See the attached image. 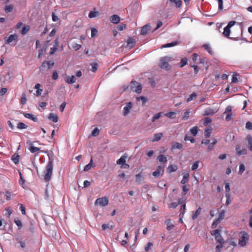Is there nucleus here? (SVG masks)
Instances as JSON below:
<instances>
[{"mask_svg": "<svg viewBox=\"0 0 252 252\" xmlns=\"http://www.w3.org/2000/svg\"><path fill=\"white\" fill-rule=\"evenodd\" d=\"M236 22L234 21H231L229 22L228 25L224 28V31L223 32V34L224 36L226 37H229V38L234 40H238L240 38L239 35L241 36H242L243 30L241 27L238 28L236 29V30L238 32L237 35H233V36L229 37L230 30V29L233 26Z\"/></svg>", "mask_w": 252, "mask_h": 252, "instance_id": "obj_1", "label": "nucleus"}, {"mask_svg": "<svg viewBox=\"0 0 252 252\" xmlns=\"http://www.w3.org/2000/svg\"><path fill=\"white\" fill-rule=\"evenodd\" d=\"M48 156L49 161L44 171V180L46 182H48L51 180L53 169V159L51 158L49 154Z\"/></svg>", "mask_w": 252, "mask_h": 252, "instance_id": "obj_2", "label": "nucleus"}, {"mask_svg": "<svg viewBox=\"0 0 252 252\" xmlns=\"http://www.w3.org/2000/svg\"><path fill=\"white\" fill-rule=\"evenodd\" d=\"M173 60L171 56H166L160 58L159 60V66L165 70H170L172 66L168 63Z\"/></svg>", "mask_w": 252, "mask_h": 252, "instance_id": "obj_3", "label": "nucleus"}, {"mask_svg": "<svg viewBox=\"0 0 252 252\" xmlns=\"http://www.w3.org/2000/svg\"><path fill=\"white\" fill-rule=\"evenodd\" d=\"M130 87L131 90L133 92L138 94L141 92L142 86L140 83L137 82L136 81H131Z\"/></svg>", "mask_w": 252, "mask_h": 252, "instance_id": "obj_4", "label": "nucleus"}, {"mask_svg": "<svg viewBox=\"0 0 252 252\" xmlns=\"http://www.w3.org/2000/svg\"><path fill=\"white\" fill-rule=\"evenodd\" d=\"M249 240V235L245 232L242 233V235L239 240V245L241 247L245 246Z\"/></svg>", "mask_w": 252, "mask_h": 252, "instance_id": "obj_5", "label": "nucleus"}, {"mask_svg": "<svg viewBox=\"0 0 252 252\" xmlns=\"http://www.w3.org/2000/svg\"><path fill=\"white\" fill-rule=\"evenodd\" d=\"M109 200L107 197H103L97 198L95 201V205H99L100 206H106L108 204Z\"/></svg>", "mask_w": 252, "mask_h": 252, "instance_id": "obj_6", "label": "nucleus"}, {"mask_svg": "<svg viewBox=\"0 0 252 252\" xmlns=\"http://www.w3.org/2000/svg\"><path fill=\"white\" fill-rule=\"evenodd\" d=\"M211 234L215 236V239L216 240L217 242L220 244L223 243L224 239L220 235V231L218 229H216L215 230L212 231V232H211Z\"/></svg>", "mask_w": 252, "mask_h": 252, "instance_id": "obj_7", "label": "nucleus"}, {"mask_svg": "<svg viewBox=\"0 0 252 252\" xmlns=\"http://www.w3.org/2000/svg\"><path fill=\"white\" fill-rule=\"evenodd\" d=\"M18 35L17 34L14 33L11 34L9 37H5L4 39L6 44H9L13 41L17 42L18 41Z\"/></svg>", "mask_w": 252, "mask_h": 252, "instance_id": "obj_8", "label": "nucleus"}, {"mask_svg": "<svg viewBox=\"0 0 252 252\" xmlns=\"http://www.w3.org/2000/svg\"><path fill=\"white\" fill-rule=\"evenodd\" d=\"M133 103L129 102L126 103V106L123 108V114L124 116H126L130 112V109L132 108Z\"/></svg>", "mask_w": 252, "mask_h": 252, "instance_id": "obj_9", "label": "nucleus"}, {"mask_svg": "<svg viewBox=\"0 0 252 252\" xmlns=\"http://www.w3.org/2000/svg\"><path fill=\"white\" fill-rule=\"evenodd\" d=\"M54 62L53 61H44L41 65V68L42 69H44L47 67L48 69H49L54 65Z\"/></svg>", "mask_w": 252, "mask_h": 252, "instance_id": "obj_10", "label": "nucleus"}, {"mask_svg": "<svg viewBox=\"0 0 252 252\" xmlns=\"http://www.w3.org/2000/svg\"><path fill=\"white\" fill-rule=\"evenodd\" d=\"M163 171L164 166H158L157 169L152 173V175L155 177H158L160 175L161 172H163Z\"/></svg>", "mask_w": 252, "mask_h": 252, "instance_id": "obj_11", "label": "nucleus"}, {"mask_svg": "<svg viewBox=\"0 0 252 252\" xmlns=\"http://www.w3.org/2000/svg\"><path fill=\"white\" fill-rule=\"evenodd\" d=\"M151 27L149 24L144 26L141 30L140 34L142 35H146L148 32L151 30Z\"/></svg>", "mask_w": 252, "mask_h": 252, "instance_id": "obj_12", "label": "nucleus"}, {"mask_svg": "<svg viewBox=\"0 0 252 252\" xmlns=\"http://www.w3.org/2000/svg\"><path fill=\"white\" fill-rule=\"evenodd\" d=\"M240 145H237L236 146V151L237 154L238 156H241L242 155H246L247 153V150L246 149H243L242 150H240Z\"/></svg>", "mask_w": 252, "mask_h": 252, "instance_id": "obj_13", "label": "nucleus"}, {"mask_svg": "<svg viewBox=\"0 0 252 252\" xmlns=\"http://www.w3.org/2000/svg\"><path fill=\"white\" fill-rule=\"evenodd\" d=\"M110 20L113 24H118L120 21V17L118 15H113L110 18Z\"/></svg>", "mask_w": 252, "mask_h": 252, "instance_id": "obj_14", "label": "nucleus"}, {"mask_svg": "<svg viewBox=\"0 0 252 252\" xmlns=\"http://www.w3.org/2000/svg\"><path fill=\"white\" fill-rule=\"evenodd\" d=\"M165 225L166 226L167 230L170 231L172 230L174 227V225L171 223V220L170 219L167 220L164 222Z\"/></svg>", "mask_w": 252, "mask_h": 252, "instance_id": "obj_15", "label": "nucleus"}, {"mask_svg": "<svg viewBox=\"0 0 252 252\" xmlns=\"http://www.w3.org/2000/svg\"><path fill=\"white\" fill-rule=\"evenodd\" d=\"M217 112V110L216 109H214L211 108H208L205 109L204 115L205 116L213 115Z\"/></svg>", "mask_w": 252, "mask_h": 252, "instance_id": "obj_16", "label": "nucleus"}, {"mask_svg": "<svg viewBox=\"0 0 252 252\" xmlns=\"http://www.w3.org/2000/svg\"><path fill=\"white\" fill-rule=\"evenodd\" d=\"M76 81V78L75 76L72 75L71 76H68L66 77L65 82L68 84H73Z\"/></svg>", "mask_w": 252, "mask_h": 252, "instance_id": "obj_17", "label": "nucleus"}, {"mask_svg": "<svg viewBox=\"0 0 252 252\" xmlns=\"http://www.w3.org/2000/svg\"><path fill=\"white\" fill-rule=\"evenodd\" d=\"M24 116L28 119L32 120L33 122H37V118L35 117L33 115L30 113H26L25 112L22 113Z\"/></svg>", "mask_w": 252, "mask_h": 252, "instance_id": "obj_18", "label": "nucleus"}, {"mask_svg": "<svg viewBox=\"0 0 252 252\" xmlns=\"http://www.w3.org/2000/svg\"><path fill=\"white\" fill-rule=\"evenodd\" d=\"M48 119L52 120L54 123L57 122L59 120L57 115L53 113H51L49 114Z\"/></svg>", "mask_w": 252, "mask_h": 252, "instance_id": "obj_19", "label": "nucleus"}, {"mask_svg": "<svg viewBox=\"0 0 252 252\" xmlns=\"http://www.w3.org/2000/svg\"><path fill=\"white\" fill-rule=\"evenodd\" d=\"M183 145L182 144L179 142H173L172 144L171 148L173 150L179 149L180 150L183 148Z\"/></svg>", "mask_w": 252, "mask_h": 252, "instance_id": "obj_20", "label": "nucleus"}, {"mask_svg": "<svg viewBox=\"0 0 252 252\" xmlns=\"http://www.w3.org/2000/svg\"><path fill=\"white\" fill-rule=\"evenodd\" d=\"M246 140L248 142V147L252 151V136L251 135H248L246 137Z\"/></svg>", "mask_w": 252, "mask_h": 252, "instance_id": "obj_21", "label": "nucleus"}, {"mask_svg": "<svg viewBox=\"0 0 252 252\" xmlns=\"http://www.w3.org/2000/svg\"><path fill=\"white\" fill-rule=\"evenodd\" d=\"M178 44V41H173L169 43L165 44L162 45L161 46V48H168V47H173L174 46L177 45Z\"/></svg>", "mask_w": 252, "mask_h": 252, "instance_id": "obj_22", "label": "nucleus"}, {"mask_svg": "<svg viewBox=\"0 0 252 252\" xmlns=\"http://www.w3.org/2000/svg\"><path fill=\"white\" fill-rule=\"evenodd\" d=\"M178 169V167L175 164H172L168 166L167 168V171L170 173L176 171Z\"/></svg>", "mask_w": 252, "mask_h": 252, "instance_id": "obj_23", "label": "nucleus"}, {"mask_svg": "<svg viewBox=\"0 0 252 252\" xmlns=\"http://www.w3.org/2000/svg\"><path fill=\"white\" fill-rule=\"evenodd\" d=\"M162 136V133H157L154 134L153 138L152 139L153 142H157L160 140Z\"/></svg>", "mask_w": 252, "mask_h": 252, "instance_id": "obj_24", "label": "nucleus"}, {"mask_svg": "<svg viewBox=\"0 0 252 252\" xmlns=\"http://www.w3.org/2000/svg\"><path fill=\"white\" fill-rule=\"evenodd\" d=\"M135 44V41L132 37H129L127 40V46L130 48H132Z\"/></svg>", "mask_w": 252, "mask_h": 252, "instance_id": "obj_25", "label": "nucleus"}, {"mask_svg": "<svg viewBox=\"0 0 252 252\" xmlns=\"http://www.w3.org/2000/svg\"><path fill=\"white\" fill-rule=\"evenodd\" d=\"M171 3L175 5V6L179 8L181 6L182 1L181 0H169Z\"/></svg>", "mask_w": 252, "mask_h": 252, "instance_id": "obj_26", "label": "nucleus"}, {"mask_svg": "<svg viewBox=\"0 0 252 252\" xmlns=\"http://www.w3.org/2000/svg\"><path fill=\"white\" fill-rule=\"evenodd\" d=\"M93 157H92L89 163L85 165V166L84 167V171H89L91 168L92 167H93Z\"/></svg>", "mask_w": 252, "mask_h": 252, "instance_id": "obj_27", "label": "nucleus"}, {"mask_svg": "<svg viewBox=\"0 0 252 252\" xmlns=\"http://www.w3.org/2000/svg\"><path fill=\"white\" fill-rule=\"evenodd\" d=\"M127 156L125 155L122 156L117 161V164H124L126 162V158Z\"/></svg>", "mask_w": 252, "mask_h": 252, "instance_id": "obj_28", "label": "nucleus"}, {"mask_svg": "<svg viewBox=\"0 0 252 252\" xmlns=\"http://www.w3.org/2000/svg\"><path fill=\"white\" fill-rule=\"evenodd\" d=\"M136 181L138 184H141L144 180L143 175L141 174H137L135 175Z\"/></svg>", "mask_w": 252, "mask_h": 252, "instance_id": "obj_29", "label": "nucleus"}, {"mask_svg": "<svg viewBox=\"0 0 252 252\" xmlns=\"http://www.w3.org/2000/svg\"><path fill=\"white\" fill-rule=\"evenodd\" d=\"M201 211V207H199L197 210L193 214L192 216V219L193 220H195L200 214Z\"/></svg>", "mask_w": 252, "mask_h": 252, "instance_id": "obj_30", "label": "nucleus"}, {"mask_svg": "<svg viewBox=\"0 0 252 252\" xmlns=\"http://www.w3.org/2000/svg\"><path fill=\"white\" fill-rule=\"evenodd\" d=\"M189 173H185L183 176V178L182 180H181V183L182 184H186L187 182H188L189 179Z\"/></svg>", "mask_w": 252, "mask_h": 252, "instance_id": "obj_31", "label": "nucleus"}, {"mask_svg": "<svg viewBox=\"0 0 252 252\" xmlns=\"http://www.w3.org/2000/svg\"><path fill=\"white\" fill-rule=\"evenodd\" d=\"M20 156L18 155L14 154L12 156L11 159L13 161V162L17 164L19 162Z\"/></svg>", "mask_w": 252, "mask_h": 252, "instance_id": "obj_32", "label": "nucleus"}, {"mask_svg": "<svg viewBox=\"0 0 252 252\" xmlns=\"http://www.w3.org/2000/svg\"><path fill=\"white\" fill-rule=\"evenodd\" d=\"M158 159L162 163H165L167 161V158L163 155H160L158 157Z\"/></svg>", "mask_w": 252, "mask_h": 252, "instance_id": "obj_33", "label": "nucleus"}, {"mask_svg": "<svg viewBox=\"0 0 252 252\" xmlns=\"http://www.w3.org/2000/svg\"><path fill=\"white\" fill-rule=\"evenodd\" d=\"M99 15L98 11H91L89 13V17L90 18H93L97 17Z\"/></svg>", "mask_w": 252, "mask_h": 252, "instance_id": "obj_34", "label": "nucleus"}, {"mask_svg": "<svg viewBox=\"0 0 252 252\" xmlns=\"http://www.w3.org/2000/svg\"><path fill=\"white\" fill-rule=\"evenodd\" d=\"M197 95L196 93H192L187 99V102H189L191 100H194L196 98Z\"/></svg>", "mask_w": 252, "mask_h": 252, "instance_id": "obj_35", "label": "nucleus"}, {"mask_svg": "<svg viewBox=\"0 0 252 252\" xmlns=\"http://www.w3.org/2000/svg\"><path fill=\"white\" fill-rule=\"evenodd\" d=\"M217 143V139L213 138L212 139V142L210 144V145L208 146V149L209 151H211L213 148V147L215 145H216Z\"/></svg>", "mask_w": 252, "mask_h": 252, "instance_id": "obj_36", "label": "nucleus"}, {"mask_svg": "<svg viewBox=\"0 0 252 252\" xmlns=\"http://www.w3.org/2000/svg\"><path fill=\"white\" fill-rule=\"evenodd\" d=\"M225 216V211L224 210H221L219 212V217L218 218L220 220H222Z\"/></svg>", "mask_w": 252, "mask_h": 252, "instance_id": "obj_37", "label": "nucleus"}, {"mask_svg": "<svg viewBox=\"0 0 252 252\" xmlns=\"http://www.w3.org/2000/svg\"><path fill=\"white\" fill-rule=\"evenodd\" d=\"M13 9V5L12 4L7 5L5 6L4 10L6 13L11 12Z\"/></svg>", "mask_w": 252, "mask_h": 252, "instance_id": "obj_38", "label": "nucleus"}, {"mask_svg": "<svg viewBox=\"0 0 252 252\" xmlns=\"http://www.w3.org/2000/svg\"><path fill=\"white\" fill-rule=\"evenodd\" d=\"M184 140L185 141H190L191 143H194L195 142V139L189 136L188 135H186L184 137Z\"/></svg>", "mask_w": 252, "mask_h": 252, "instance_id": "obj_39", "label": "nucleus"}, {"mask_svg": "<svg viewBox=\"0 0 252 252\" xmlns=\"http://www.w3.org/2000/svg\"><path fill=\"white\" fill-rule=\"evenodd\" d=\"M190 131L193 136H196L198 132L197 127L196 126H193L190 129Z\"/></svg>", "mask_w": 252, "mask_h": 252, "instance_id": "obj_40", "label": "nucleus"}, {"mask_svg": "<svg viewBox=\"0 0 252 252\" xmlns=\"http://www.w3.org/2000/svg\"><path fill=\"white\" fill-rule=\"evenodd\" d=\"M30 30V27L29 26H25L21 31L22 34H25Z\"/></svg>", "mask_w": 252, "mask_h": 252, "instance_id": "obj_41", "label": "nucleus"}, {"mask_svg": "<svg viewBox=\"0 0 252 252\" xmlns=\"http://www.w3.org/2000/svg\"><path fill=\"white\" fill-rule=\"evenodd\" d=\"M211 130H212V129H210V128H207L205 130L204 136H205V138H207L210 137V136L211 135Z\"/></svg>", "mask_w": 252, "mask_h": 252, "instance_id": "obj_42", "label": "nucleus"}, {"mask_svg": "<svg viewBox=\"0 0 252 252\" xmlns=\"http://www.w3.org/2000/svg\"><path fill=\"white\" fill-rule=\"evenodd\" d=\"M28 126L22 122H20L17 125V128L19 129H26Z\"/></svg>", "mask_w": 252, "mask_h": 252, "instance_id": "obj_43", "label": "nucleus"}, {"mask_svg": "<svg viewBox=\"0 0 252 252\" xmlns=\"http://www.w3.org/2000/svg\"><path fill=\"white\" fill-rule=\"evenodd\" d=\"M29 149L30 151L32 153H35L40 150V149L38 148V147H33L32 146H30L29 147Z\"/></svg>", "mask_w": 252, "mask_h": 252, "instance_id": "obj_44", "label": "nucleus"}, {"mask_svg": "<svg viewBox=\"0 0 252 252\" xmlns=\"http://www.w3.org/2000/svg\"><path fill=\"white\" fill-rule=\"evenodd\" d=\"M91 65L92 66V69H91V70L93 72H95L98 67V64L97 63H92Z\"/></svg>", "mask_w": 252, "mask_h": 252, "instance_id": "obj_45", "label": "nucleus"}, {"mask_svg": "<svg viewBox=\"0 0 252 252\" xmlns=\"http://www.w3.org/2000/svg\"><path fill=\"white\" fill-rule=\"evenodd\" d=\"M202 47L206 50H207L209 53V54H212V50H211V47L210 46V45L209 44H204Z\"/></svg>", "mask_w": 252, "mask_h": 252, "instance_id": "obj_46", "label": "nucleus"}, {"mask_svg": "<svg viewBox=\"0 0 252 252\" xmlns=\"http://www.w3.org/2000/svg\"><path fill=\"white\" fill-rule=\"evenodd\" d=\"M27 101L26 95L25 93L22 94V97L21 98V103L24 105Z\"/></svg>", "mask_w": 252, "mask_h": 252, "instance_id": "obj_47", "label": "nucleus"}, {"mask_svg": "<svg viewBox=\"0 0 252 252\" xmlns=\"http://www.w3.org/2000/svg\"><path fill=\"white\" fill-rule=\"evenodd\" d=\"M188 63V60L187 58H183L181 60L180 62V67H183Z\"/></svg>", "mask_w": 252, "mask_h": 252, "instance_id": "obj_48", "label": "nucleus"}, {"mask_svg": "<svg viewBox=\"0 0 252 252\" xmlns=\"http://www.w3.org/2000/svg\"><path fill=\"white\" fill-rule=\"evenodd\" d=\"M161 116V113L159 112L157 114H156L155 115H154L152 121L153 122H154L156 120L159 119Z\"/></svg>", "mask_w": 252, "mask_h": 252, "instance_id": "obj_49", "label": "nucleus"}, {"mask_svg": "<svg viewBox=\"0 0 252 252\" xmlns=\"http://www.w3.org/2000/svg\"><path fill=\"white\" fill-rule=\"evenodd\" d=\"M245 170V165L242 164H240V166H239V170L238 171V174L240 175H241L244 172Z\"/></svg>", "mask_w": 252, "mask_h": 252, "instance_id": "obj_50", "label": "nucleus"}, {"mask_svg": "<svg viewBox=\"0 0 252 252\" xmlns=\"http://www.w3.org/2000/svg\"><path fill=\"white\" fill-rule=\"evenodd\" d=\"M186 210V204H184L182 206L180 210V216H184Z\"/></svg>", "mask_w": 252, "mask_h": 252, "instance_id": "obj_51", "label": "nucleus"}, {"mask_svg": "<svg viewBox=\"0 0 252 252\" xmlns=\"http://www.w3.org/2000/svg\"><path fill=\"white\" fill-rule=\"evenodd\" d=\"M99 129L98 128L96 127L93 130L92 132V135L93 136H96L99 134Z\"/></svg>", "mask_w": 252, "mask_h": 252, "instance_id": "obj_52", "label": "nucleus"}, {"mask_svg": "<svg viewBox=\"0 0 252 252\" xmlns=\"http://www.w3.org/2000/svg\"><path fill=\"white\" fill-rule=\"evenodd\" d=\"M189 113H190L189 111H186L184 114V115L182 117V119L184 120H187L188 119V118H189Z\"/></svg>", "mask_w": 252, "mask_h": 252, "instance_id": "obj_53", "label": "nucleus"}, {"mask_svg": "<svg viewBox=\"0 0 252 252\" xmlns=\"http://www.w3.org/2000/svg\"><path fill=\"white\" fill-rule=\"evenodd\" d=\"M199 163V161H196L193 164V165H192V167H191L192 170H193V171L195 170L198 167Z\"/></svg>", "mask_w": 252, "mask_h": 252, "instance_id": "obj_54", "label": "nucleus"}, {"mask_svg": "<svg viewBox=\"0 0 252 252\" xmlns=\"http://www.w3.org/2000/svg\"><path fill=\"white\" fill-rule=\"evenodd\" d=\"M225 197L226 198V201L225 202V204L226 206H228L230 203V195L228 193H226L225 194Z\"/></svg>", "mask_w": 252, "mask_h": 252, "instance_id": "obj_55", "label": "nucleus"}, {"mask_svg": "<svg viewBox=\"0 0 252 252\" xmlns=\"http://www.w3.org/2000/svg\"><path fill=\"white\" fill-rule=\"evenodd\" d=\"M97 30L95 28H92L91 29V36L92 37L95 36L97 33Z\"/></svg>", "mask_w": 252, "mask_h": 252, "instance_id": "obj_56", "label": "nucleus"}, {"mask_svg": "<svg viewBox=\"0 0 252 252\" xmlns=\"http://www.w3.org/2000/svg\"><path fill=\"white\" fill-rule=\"evenodd\" d=\"M176 113L175 112H169V113H167L165 114V115L168 117V118H173L175 117V115Z\"/></svg>", "mask_w": 252, "mask_h": 252, "instance_id": "obj_57", "label": "nucleus"}, {"mask_svg": "<svg viewBox=\"0 0 252 252\" xmlns=\"http://www.w3.org/2000/svg\"><path fill=\"white\" fill-rule=\"evenodd\" d=\"M182 189V195H185L187 194V192L188 191L189 189L187 188V186L185 185L183 186Z\"/></svg>", "mask_w": 252, "mask_h": 252, "instance_id": "obj_58", "label": "nucleus"}, {"mask_svg": "<svg viewBox=\"0 0 252 252\" xmlns=\"http://www.w3.org/2000/svg\"><path fill=\"white\" fill-rule=\"evenodd\" d=\"M14 222L19 227V229H20L22 226V223L20 220H15Z\"/></svg>", "mask_w": 252, "mask_h": 252, "instance_id": "obj_59", "label": "nucleus"}, {"mask_svg": "<svg viewBox=\"0 0 252 252\" xmlns=\"http://www.w3.org/2000/svg\"><path fill=\"white\" fill-rule=\"evenodd\" d=\"M153 246V244L151 242H149L145 246V251L146 252L149 251L151 247Z\"/></svg>", "mask_w": 252, "mask_h": 252, "instance_id": "obj_60", "label": "nucleus"}, {"mask_svg": "<svg viewBox=\"0 0 252 252\" xmlns=\"http://www.w3.org/2000/svg\"><path fill=\"white\" fill-rule=\"evenodd\" d=\"M220 220L218 219H215V220L213 221V222L212 223V227L213 228L216 227V226L218 225V224L219 223H220Z\"/></svg>", "mask_w": 252, "mask_h": 252, "instance_id": "obj_61", "label": "nucleus"}, {"mask_svg": "<svg viewBox=\"0 0 252 252\" xmlns=\"http://www.w3.org/2000/svg\"><path fill=\"white\" fill-rule=\"evenodd\" d=\"M246 127L248 129L252 130V123L250 122H247L246 124Z\"/></svg>", "mask_w": 252, "mask_h": 252, "instance_id": "obj_62", "label": "nucleus"}, {"mask_svg": "<svg viewBox=\"0 0 252 252\" xmlns=\"http://www.w3.org/2000/svg\"><path fill=\"white\" fill-rule=\"evenodd\" d=\"M126 28V25L125 24H121L120 25H118L117 27V29L120 31L124 30Z\"/></svg>", "mask_w": 252, "mask_h": 252, "instance_id": "obj_63", "label": "nucleus"}, {"mask_svg": "<svg viewBox=\"0 0 252 252\" xmlns=\"http://www.w3.org/2000/svg\"><path fill=\"white\" fill-rule=\"evenodd\" d=\"M81 47V45L77 43H74L72 45V48L74 49L75 50H78L80 49Z\"/></svg>", "mask_w": 252, "mask_h": 252, "instance_id": "obj_64", "label": "nucleus"}]
</instances>
